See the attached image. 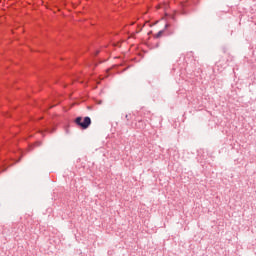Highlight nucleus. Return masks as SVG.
Returning a JSON list of instances; mask_svg holds the SVG:
<instances>
[{
  "instance_id": "2",
  "label": "nucleus",
  "mask_w": 256,
  "mask_h": 256,
  "mask_svg": "<svg viewBox=\"0 0 256 256\" xmlns=\"http://www.w3.org/2000/svg\"><path fill=\"white\" fill-rule=\"evenodd\" d=\"M163 35V30L159 31L157 34H156V38L159 39V37H161Z\"/></svg>"
},
{
  "instance_id": "1",
  "label": "nucleus",
  "mask_w": 256,
  "mask_h": 256,
  "mask_svg": "<svg viewBox=\"0 0 256 256\" xmlns=\"http://www.w3.org/2000/svg\"><path fill=\"white\" fill-rule=\"evenodd\" d=\"M78 127H81V129H89V126L91 125V118L89 116L86 117H77L74 121Z\"/></svg>"
}]
</instances>
